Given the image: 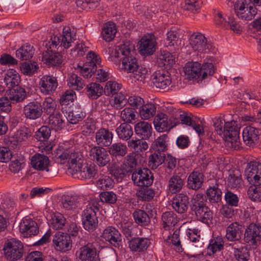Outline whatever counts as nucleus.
I'll return each mask as SVG.
<instances>
[{
    "instance_id": "obj_19",
    "label": "nucleus",
    "mask_w": 261,
    "mask_h": 261,
    "mask_svg": "<svg viewBox=\"0 0 261 261\" xmlns=\"http://www.w3.org/2000/svg\"><path fill=\"white\" fill-rule=\"evenodd\" d=\"M23 114L25 118L30 120H36L42 114V108L41 103L33 101L25 105L23 109Z\"/></svg>"
},
{
    "instance_id": "obj_27",
    "label": "nucleus",
    "mask_w": 261,
    "mask_h": 261,
    "mask_svg": "<svg viewBox=\"0 0 261 261\" xmlns=\"http://www.w3.org/2000/svg\"><path fill=\"white\" fill-rule=\"evenodd\" d=\"M242 232V225L237 222H234L227 227L225 238L230 242L238 241L241 239Z\"/></svg>"
},
{
    "instance_id": "obj_36",
    "label": "nucleus",
    "mask_w": 261,
    "mask_h": 261,
    "mask_svg": "<svg viewBox=\"0 0 261 261\" xmlns=\"http://www.w3.org/2000/svg\"><path fill=\"white\" fill-rule=\"evenodd\" d=\"M4 81L9 89L18 86L20 77L18 72L14 69L8 70L5 74Z\"/></svg>"
},
{
    "instance_id": "obj_45",
    "label": "nucleus",
    "mask_w": 261,
    "mask_h": 261,
    "mask_svg": "<svg viewBox=\"0 0 261 261\" xmlns=\"http://www.w3.org/2000/svg\"><path fill=\"white\" fill-rule=\"evenodd\" d=\"M146 140L141 138L130 139L127 141V146L130 149L137 152H143L148 148V144Z\"/></svg>"
},
{
    "instance_id": "obj_49",
    "label": "nucleus",
    "mask_w": 261,
    "mask_h": 261,
    "mask_svg": "<svg viewBox=\"0 0 261 261\" xmlns=\"http://www.w3.org/2000/svg\"><path fill=\"white\" fill-rule=\"evenodd\" d=\"M166 155L164 152L154 151L149 157L148 166L152 169H156L165 161Z\"/></svg>"
},
{
    "instance_id": "obj_28",
    "label": "nucleus",
    "mask_w": 261,
    "mask_h": 261,
    "mask_svg": "<svg viewBox=\"0 0 261 261\" xmlns=\"http://www.w3.org/2000/svg\"><path fill=\"white\" fill-rule=\"evenodd\" d=\"M243 139L245 144L249 146L255 145L259 140L258 129L255 126H246L242 133Z\"/></svg>"
},
{
    "instance_id": "obj_37",
    "label": "nucleus",
    "mask_w": 261,
    "mask_h": 261,
    "mask_svg": "<svg viewBox=\"0 0 261 261\" xmlns=\"http://www.w3.org/2000/svg\"><path fill=\"white\" fill-rule=\"evenodd\" d=\"M216 71L213 61L212 59H208L201 65L200 81H202L206 79L210 78L213 75Z\"/></svg>"
},
{
    "instance_id": "obj_11",
    "label": "nucleus",
    "mask_w": 261,
    "mask_h": 261,
    "mask_svg": "<svg viewBox=\"0 0 261 261\" xmlns=\"http://www.w3.org/2000/svg\"><path fill=\"white\" fill-rule=\"evenodd\" d=\"M245 176L249 184L261 185V163L250 161L245 168Z\"/></svg>"
},
{
    "instance_id": "obj_56",
    "label": "nucleus",
    "mask_w": 261,
    "mask_h": 261,
    "mask_svg": "<svg viewBox=\"0 0 261 261\" xmlns=\"http://www.w3.org/2000/svg\"><path fill=\"white\" fill-rule=\"evenodd\" d=\"M168 136L164 134L158 137L153 143L152 148L154 151L164 152L167 149Z\"/></svg>"
},
{
    "instance_id": "obj_44",
    "label": "nucleus",
    "mask_w": 261,
    "mask_h": 261,
    "mask_svg": "<svg viewBox=\"0 0 261 261\" xmlns=\"http://www.w3.org/2000/svg\"><path fill=\"white\" fill-rule=\"evenodd\" d=\"M109 152L110 155L115 157H123L127 152L126 145L121 142L114 143L110 145Z\"/></svg>"
},
{
    "instance_id": "obj_18",
    "label": "nucleus",
    "mask_w": 261,
    "mask_h": 261,
    "mask_svg": "<svg viewBox=\"0 0 261 261\" xmlns=\"http://www.w3.org/2000/svg\"><path fill=\"white\" fill-rule=\"evenodd\" d=\"M101 237L116 248L121 246L122 236L119 230L112 226L107 227L103 230Z\"/></svg>"
},
{
    "instance_id": "obj_2",
    "label": "nucleus",
    "mask_w": 261,
    "mask_h": 261,
    "mask_svg": "<svg viewBox=\"0 0 261 261\" xmlns=\"http://www.w3.org/2000/svg\"><path fill=\"white\" fill-rule=\"evenodd\" d=\"M60 163L67 161L68 171L75 178L84 180L94 177L97 173V167L94 164H88L80 158L79 154L71 149H66L61 153H58Z\"/></svg>"
},
{
    "instance_id": "obj_29",
    "label": "nucleus",
    "mask_w": 261,
    "mask_h": 261,
    "mask_svg": "<svg viewBox=\"0 0 261 261\" xmlns=\"http://www.w3.org/2000/svg\"><path fill=\"white\" fill-rule=\"evenodd\" d=\"M188 204L189 198L183 193L175 195L172 200L173 208L179 214H183L187 212Z\"/></svg>"
},
{
    "instance_id": "obj_48",
    "label": "nucleus",
    "mask_w": 261,
    "mask_h": 261,
    "mask_svg": "<svg viewBox=\"0 0 261 261\" xmlns=\"http://www.w3.org/2000/svg\"><path fill=\"white\" fill-rule=\"evenodd\" d=\"M163 227L165 230L170 229L177 223L176 215L171 211L164 213L162 216Z\"/></svg>"
},
{
    "instance_id": "obj_51",
    "label": "nucleus",
    "mask_w": 261,
    "mask_h": 261,
    "mask_svg": "<svg viewBox=\"0 0 261 261\" xmlns=\"http://www.w3.org/2000/svg\"><path fill=\"white\" fill-rule=\"evenodd\" d=\"M148 187H142L137 191L136 194L140 200L149 201L154 197V190Z\"/></svg>"
},
{
    "instance_id": "obj_25",
    "label": "nucleus",
    "mask_w": 261,
    "mask_h": 261,
    "mask_svg": "<svg viewBox=\"0 0 261 261\" xmlns=\"http://www.w3.org/2000/svg\"><path fill=\"white\" fill-rule=\"evenodd\" d=\"M134 129L139 138L148 140L152 137L153 129L151 124L148 122H138L135 125Z\"/></svg>"
},
{
    "instance_id": "obj_55",
    "label": "nucleus",
    "mask_w": 261,
    "mask_h": 261,
    "mask_svg": "<svg viewBox=\"0 0 261 261\" xmlns=\"http://www.w3.org/2000/svg\"><path fill=\"white\" fill-rule=\"evenodd\" d=\"M224 242L221 237H217L212 239L210 241L207 247V254L211 255L217 251H220L223 249Z\"/></svg>"
},
{
    "instance_id": "obj_58",
    "label": "nucleus",
    "mask_w": 261,
    "mask_h": 261,
    "mask_svg": "<svg viewBox=\"0 0 261 261\" xmlns=\"http://www.w3.org/2000/svg\"><path fill=\"white\" fill-rule=\"evenodd\" d=\"M242 182L241 176L238 171L230 172L227 179V185L231 188L239 187Z\"/></svg>"
},
{
    "instance_id": "obj_33",
    "label": "nucleus",
    "mask_w": 261,
    "mask_h": 261,
    "mask_svg": "<svg viewBox=\"0 0 261 261\" xmlns=\"http://www.w3.org/2000/svg\"><path fill=\"white\" fill-rule=\"evenodd\" d=\"M113 138L112 132L103 128L99 129L95 134L97 144L102 146H109L112 143Z\"/></svg>"
},
{
    "instance_id": "obj_30",
    "label": "nucleus",
    "mask_w": 261,
    "mask_h": 261,
    "mask_svg": "<svg viewBox=\"0 0 261 261\" xmlns=\"http://www.w3.org/2000/svg\"><path fill=\"white\" fill-rule=\"evenodd\" d=\"M152 81L154 86L161 89L167 88L171 83V79L168 73L160 71L153 73Z\"/></svg>"
},
{
    "instance_id": "obj_39",
    "label": "nucleus",
    "mask_w": 261,
    "mask_h": 261,
    "mask_svg": "<svg viewBox=\"0 0 261 261\" xmlns=\"http://www.w3.org/2000/svg\"><path fill=\"white\" fill-rule=\"evenodd\" d=\"M156 106L152 102L143 104L139 110V114L143 120H148L152 118L155 114Z\"/></svg>"
},
{
    "instance_id": "obj_40",
    "label": "nucleus",
    "mask_w": 261,
    "mask_h": 261,
    "mask_svg": "<svg viewBox=\"0 0 261 261\" xmlns=\"http://www.w3.org/2000/svg\"><path fill=\"white\" fill-rule=\"evenodd\" d=\"M11 159H12L9 165L10 170L15 173H19L25 166V158L22 154H16Z\"/></svg>"
},
{
    "instance_id": "obj_6",
    "label": "nucleus",
    "mask_w": 261,
    "mask_h": 261,
    "mask_svg": "<svg viewBox=\"0 0 261 261\" xmlns=\"http://www.w3.org/2000/svg\"><path fill=\"white\" fill-rule=\"evenodd\" d=\"M243 240L249 246L256 247L261 244V224L251 223L244 231Z\"/></svg>"
},
{
    "instance_id": "obj_59",
    "label": "nucleus",
    "mask_w": 261,
    "mask_h": 261,
    "mask_svg": "<svg viewBox=\"0 0 261 261\" xmlns=\"http://www.w3.org/2000/svg\"><path fill=\"white\" fill-rule=\"evenodd\" d=\"M66 223V219L60 213H57L52 217L50 226L54 229H61Z\"/></svg>"
},
{
    "instance_id": "obj_14",
    "label": "nucleus",
    "mask_w": 261,
    "mask_h": 261,
    "mask_svg": "<svg viewBox=\"0 0 261 261\" xmlns=\"http://www.w3.org/2000/svg\"><path fill=\"white\" fill-rule=\"evenodd\" d=\"M136 52L135 46L132 44L129 48V50L126 51V54L121 58L122 67L121 68L124 71L127 73L134 72L135 69L138 68V63L136 58Z\"/></svg>"
},
{
    "instance_id": "obj_41",
    "label": "nucleus",
    "mask_w": 261,
    "mask_h": 261,
    "mask_svg": "<svg viewBox=\"0 0 261 261\" xmlns=\"http://www.w3.org/2000/svg\"><path fill=\"white\" fill-rule=\"evenodd\" d=\"M16 204L13 199L6 198L0 203V214L6 217L14 213Z\"/></svg>"
},
{
    "instance_id": "obj_22",
    "label": "nucleus",
    "mask_w": 261,
    "mask_h": 261,
    "mask_svg": "<svg viewBox=\"0 0 261 261\" xmlns=\"http://www.w3.org/2000/svg\"><path fill=\"white\" fill-rule=\"evenodd\" d=\"M82 198L77 195H64L62 197V207L65 210L73 212L80 208Z\"/></svg>"
},
{
    "instance_id": "obj_4",
    "label": "nucleus",
    "mask_w": 261,
    "mask_h": 261,
    "mask_svg": "<svg viewBox=\"0 0 261 261\" xmlns=\"http://www.w3.org/2000/svg\"><path fill=\"white\" fill-rule=\"evenodd\" d=\"M240 128L234 121L224 123L223 138L229 147L235 149L238 148L240 145Z\"/></svg>"
},
{
    "instance_id": "obj_3",
    "label": "nucleus",
    "mask_w": 261,
    "mask_h": 261,
    "mask_svg": "<svg viewBox=\"0 0 261 261\" xmlns=\"http://www.w3.org/2000/svg\"><path fill=\"white\" fill-rule=\"evenodd\" d=\"M191 210L198 220L206 224L213 220V213L206 206L205 197L202 193L197 194L192 199Z\"/></svg>"
},
{
    "instance_id": "obj_32",
    "label": "nucleus",
    "mask_w": 261,
    "mask_h": 261,
    "mask_svg": "<svg viewBox=\"0 0 261 261\" xmlns=\"http://www.w3.org/2000/svg\"><path fill=\"white\" fill-rule=\"evenodd\" d=\"M201 64L197 62L187 63L184 67L185 75L189 80H197L200 81Z\"/></svg>"
},
{
    "instance_id": "obj_61",
    "label": "nucleus",
    "mask_w": 261,
    "mask_h": 261,
    "mask_svg": "<svg viewBox=\"0 0 261 261\" xmlns=\"http://www.w3.org/2000/svg\"><path fill=\"white\" fill-rule=\"evenodd\" d=\"M114 95L111 101V106L116 109H122L127 102L126 96L121 92L118 93Z\"/></svg>"
},
{
    "instance_id": "obj_5",
    "label": "nucleus",
    "mask_w": 261,
    "mask_h": 261,
    "mask_svg": "<svg viewBox=\"0 0 261 261\" xmlns=\"http://www.w3.org/2000/svg\"><path fill=\"white\" fill-rule=\"evenodd\" d=\"M98 208L94 204L89 203L83 213L82 223L85 229L93 232L98 226V220L96 213Z\"/></svg>"
},
{
    "instance_id": "obj_60",
    "label": "nucleus",
    "mask_w": 261,
    "mask_h": 261,
    "mask_svg": "<svg viewBox=\"0 0 261 261\" xmlns=\"http://www.w3.org/2000/svg\"><path fill=\"white\" fill-rule=\"evenodd\" d=\"M250 185L247 191L248 197L254 201H261V185Z\"/></svg>"
},
{
    "instance_id": "obj_12",
    "label": "nucleus",
    "mask_w": 261,
    "mask_h": 261,
    "mask_svg": "<svg viewBox=\"0 0 261 261\" xmlns=\"http://www.w3.org/2000/svg\"><path fill=\"white\" fill-rule=\"evenodd\" d=\"M88 156L99 167L107 166L110 162V157L107 151L100 146L91 147L89 151Z\"/></svg>"
},
{
    "instance_id": "obj_62",
    "label": "nucleus",
    "mask_w": 261,
    "mask_h": 261,
    "mask_svg": "<svg viewBox=\"0 0 261 261\" xmlns=\"http://www.w3.org/2000/svg\"><path fill=\"white\" fill-rule=\"evenodd\" d=\"M120 118L126 123H133L136 119V115L132 108H126L121 111Z\"/></svg>"
},
{
    "instance_id": "obj_38",
    "label": "nucleus",
    "mask_w": 261,
    "mask_h": 261,
    "mask_svg": "<svg viewBox=\"0 0 261 261\" xmlns=\"http://www.w3.org/2000/svg\"><path fill=\"white\" fill-rule=\"evenodd\" d=\"M86 94L91 99H96L100 97L103 91V87L99 84L91 83L87 85Z\"/></svg>"
},
{
    "instance_id": "obj_17",
    "label": "nucleus",
    "mask_w": 261,
    "mask_h": 261,
    "mask_svg": "<svg viewBox=\"0 0 261 261\" xmlns=\"http://www.w3.org/2000/svg\"><path fill=\"white\" fill-rule=\"evenodd\" d=\"M39 86L42 93L50 95L55 92L58 86V83L56 77L45 75L40 79Z\"/></svg>"
},
{
    "instance_id": "obj_23",
    "label": "nucleus",
    "mask_w": 261,
    "mask_h": 261,
    "mask_svg": "<svg viewBox=\"0 0 261 261\" xmlns=\"http://www.w3.org/2000/svg\"><path fill=\"white\" fill-rule=\"evenodd\" d=\"M151 242L147 238L134 237L128 242V247L133 252H142L146 250Z\"/></svg>"
},
{
    "instance_id": "obj_16",
    "label": "nucleus",
    "mask_w": 261,
    "mask_h": 261,
    "mask_svg": "<svg viewBox=\"0 0 261 261\" xmlns=\"http://www.w3.org/2000/svg\"><path fill=\"white\" fill-rule=\"evenodd\" d=\"M55 249L61 252H66L72 248V240L70 236L63 232L58 231L53 237Z\"/></svg>"
},
{
    "instance_id": "obj_43",
    "label": "nucleus",
    "mask_w": 261,
    "mask_h": 261,
    "mask_svg": "<svg viewBox=\"0 0 261 261\" xmlns=\"http://www.w3.org/2000/svg\"><path fill=\"white\" fill-rule=\"evenodd\" d=\"M116 132L120 139L125 141L130 140L134 133L132 126L126 123H121Z\"/></svg>"
},
{
    "instance_id": "obj_26",
    "label": "nucleus",
    "mask_w": 261,
    "mask_h": 261,
    "mask_svg": "<svg viewBox=\"0 0 261 261\" xmlns=\"http://www.w3.org/2000/svg\"><path fill=\"white\" fill-rule=\"evenodd\" d=\"M31 136L30 130L27 127H22L9 138L10 145L14 148L22 142L27 141Z\"/></svg>"
},
{
    "instance_id": "obj_15",
    "label": "nucleus",
    "mask_w": 261,
    "mask_h": 261,
    "mask_svg": "<svg viewBox=\"0 0 261 261\" xmlns=\"http://www.w3.org/2000/svg\"><path fill=\"white\" fill-rule=\"evenodd\" d=\"M156 42L151 34L144 35L139 42V51L141 55H151L156 50Z\"/></svg>"
},
{
    "instance_id": "obj_54",
    "label": "nucleus",
    "mask_w": 261,
    "mask_h": 261,
    "mask_svg": "<svg viewBox=\"0 0 261 261\" xmlns=\"http://www.w3.org/2000/svg\"><path fill=\"white\" fill-rule=\"evenodd\" d=\"M207 198L211 203H217L222 199V192L218 186L211 187L206 190Z\"/></svg>"
},
{
    "instance_id": "obj_50",
    "label": "nucleus",
    "mask_w": 261,
    "mask_h": 261,
    "mask_svg": "<svg viewBox=\"0 0 261 261\" xmlns=\"http://www.w3.org/2000/svg\"><path fill=\"white\" fill-rule=\"evenodd\" d=\"M48 123L50 127L56 131L61 130L64 126V121L60 113L49 115Z\"/></svg>"
},
{
    "instance_id": "obj_34",
    "label": "nucleus",
    "mask_w": 261,
    "mask_h": 261,
    "mask_svg": "<svg viewBox=\"0 0 261 261\" xmlns=\"http://www.w3.org/2000/svg\"><path fill=\"white\" fill-rule=\"evenodd\" d=\"M49 164L48 158L44 154H36L32 156L31 159L32 167L37 170H46L48 172Z\"/></svg>"
},
{
    "instance_id": "obj_53",
    "label": "nucleus",
    "mask_w": 261,
    "mask_h": 261,
    "mask_svg": "<svg viewBox=\"0 0 261 261\" xmlns=\"http://www.w3.org/2000/svg\"><path fill=\"white\" fill-rule=\"evenodd\" d=\"M135 222L139 225L146 226L150 222V218L144 211L140 209L135 210L133 213Z\"/></svg>"
},
{
    "instance_id": "obj_7",
    "label": "nucleus",
    "mask_w": 261,
    "mask_h": 261,
    "mask_svg": "<svg viewBox=\"0 0 261 261\" xmlns=\"http://www.w3.org/2000/svg\"><path fill=\"white\" fill-rule=\"evenodd\" d=\"M3 250L7 259L16 260L22 256L23 246L20 241L12 239L5 242Z\"/></svg>"
},
{
    "instance_id": "obj_63",
    "label": "nucleus",
    "mask_w": 261,
    "mask_h": 261,
    "mask_svg": "<svg viewBox=\"0 0 261 261\" xmlns=\"http://www.w3.org/2000/svg\"><path fill=\"white\" fill-rule=\"evenodd\" d=\"M166 40L167 43V46L173 47L174 52L179 49V45L177 44L178 37L177 32L173 31H170L167 33Z\"/></svg>"
},
{
    "instance_id": "obj_20",
    "label": "nucleus",
    "mask_w": 261,
    "mask_h": 261,
    "mask_svg": "<svg viewBox=\"0 0 261 261\" xmlns=\"http://www.w3.org/2000/svg\"><path fill=\"white\" fill-rule=\"evenodd\" d=\"M20 232L24 237L36 235L39 232L37 223L32 219L26 217L23 218L19 225Z\"/></svg>"
},
{
    "instance_id": "obj_57",
    "label": "nucleus",
    "mask_w": 261,
    "mask_h": 261,
    "mask_svg": "<svg viewBox=\"0 0 261 261\" xmlns=\"http://www.w3.org/2000/svg\"><path fill=\"white\" fill-rule=\"evenodd\" d=\"M85 116V113L83 112L81 108L76 107L74 110L68 113L67 117V120L72 124H76L81 121Z\"/></svg>"
},
{
    "instance_id": "obj_31",
    "label": "nucleus",
    "mask_w": 261,
    "mask_h": 261,
    "mask_svg": "<svg viewBox=\"0 0 261 261\" xmlns=\"http://www.w3.org/2000/svg\"><path fill=\"white\" fill-rule=\"evenodd\" d=\"M204 175L202 173L193 171L188 178L187 187L189 189L197 191L202 187L204 181Z\"/></svg>"
},
{
    "instance_id": "obj_52",
    "label": "nucleus",
    "mask_w": 261,
    "mask_h": 261,
    "mask_svg": "<svg viewBox=\"0 0 261 261\" xmlns=\"http://www.w3.org/2000/svg\"><path fill=\"white\" fill-rule=\"evenodd\" d=\"M116 33L115 24L112 22L106 23L101 32L102 38L106 41L109 42L114 39Z\"/></svg>"
},
{
    "instance_id": "obj_1",
    "label": "nucleus",
    "mask_w": 261,
    "mask_h": 261,
    "mask_svg": "<svg viewBox=\"0 0 261 261\" xmlns=\"http://www.w3.org/2000/svg\"><path fill=\"white\" fill-rule=\"evenodd\" d=\"M75 34L74 28L66 26L63 29L62 35L51 37L48 42L49 47L41 54V61L43 63L49 67L60 66L63 61V56L55 49L62 46L65 48L69 47L74 40Z\"/></svg>"
},
{
    "instance_id": "obj_35",
    "label": "nucleus",
    "mask_w": 261,
    "mask_h": 261,
    "mask_svg": "<svg viewBox=\"0 0 261 261\" xmlns=\"http://www.w3.org/2000/svg\"><path fill=\"white\" fill-rule=\"evenodd\" d=\"M184 184L181 175L174 174L168 180L167 188L170 193L175 194L181 190Z\"/></svg>"
},
{
    "instance_id": "obj_10",
    "label": "nucleus",
    "mask_w": 261,
    "mask_h": 261,
    "mask_svg": "<svg viewBox=\"0 0 261 261\" xmlns=\"http://www.w3.org/2000/svg\"><path fill=\"white\" fill-rule=\"evenodd\" d=\"M87 62L83 66L78 65L80 68V73L85 78L91 77L97 70V65H99L100 59L99 56L93 51H89L87 55Z\"/></svg>"
},
{
    "instance_id": "obj_42",
    "label": "nucleus",
    "mask_w": 261,
    "mask_h": 261,
    "mask_svg": "<svg viewBox=\"0 0 261 261\" xmlns=\"http://www.w3.org/2000/svg\"><path fill=\"white\" fill-rule=\"evenodd\" d=\"M9 96L13 102H22L27 97L25 89L19 86L9 89Z\"/></svg>"
},
{
    "instance_id": "obj_24",
    "label": "nucleus",
    "mask_w": 261,
    "mask_h": 261,
    "mask_svg": "<svg viewBox=\"0 0 261 261\" xmlns=\"http://www.w3.org/2000/svg\"><path fill=\"white\" fill-rule=\"evenodd\" d=\"M131 44L129 42H126L115 47H109L108 50L109 55V59L114 62L121 60V58L125 55L126 51L129 50Z\"/></svg>"
},
{
    "instance_id": "obj_9",
    "label": "nucleus",
    "mask_w": 261,
    "mask_h": 261,
    "mask_svg": "<svg viewBox=\"0 0 261 261\" xmlns=\"http://www.w3.org/2000/svg\"><path fill=\"white\" fill-rule=\"evenodd\" d=\"M134 184L138 187H149L154 180L153 175L147 168H139L134 171L132 175Z\"/></svg>"
},
{
    "instance_id": "obj_64",
    "label": "nucleus",
    "mask_w": 261,
    "mask_h": 261,
    "mask_svg": "<svg viewBox=\"0 0 261 261\" xmlns=\"http://www.w3.org/2000/svg\"><path fill=\"white\" fill-rule=\"evenodd\" d=\"M234 255L238 261H248L250 257L249 251L246 247L234 249Z\"/></svg>"
},
{
    "instance_id": "obj_21",
    "label": "nucleus",
    "mask_w": 261,
    "mask_h": 261,
    "mask_svg": "<svg viewBox=\"0 0 261 261\" xmlns=\"http://www.w3.org/2000/svg\"><path fill=\"white\" fill-rule=\"evenodd\" d=\"M76 254L78 261H97L96 249L91 243L81 247Z\"/></svg>"
},
{
    "instance_id": "obj_13",
    "label": "nucleus",
    "mask_w": 261,
    "mask_h": 261,
    "mask_svg": "<svg viewBox=\"0 0 261 261\" xmlns=\"http://www.w3.org/2000/svg\"><path fill=\"white\" fill-rule=\"evenodd\" d=\"M178 124L177 119L174 120V116H172L169 121L166 114L160 112L155 116L153 124L155 129L159 132H163L169 130Z\"/></svg>"
},
{
    "instance_id": "obj_8",
    "label": "nucleus",
    "mask_w": 261,
    "mask_h": 261,
    "mask_svg": "<svg viewBox=\"0 0 261 261\" xmlns=\"http://www.w3.org/2000/svg\"><path fill=\"white\" fill-rule=\"evenodd\" d=\"M189 44L193 50L198 53L207 54L212 51V46L207 43L205 36L199 33H194L190 36Z\"/></svg>"
},
{
    "instance_id": "obj_47",
    "label": "nucleus",
    "mask_w": 261,
    "mask_h": 261,
    "mask_svg": "<svg viewBox=\"0 0 261 261\" xmlns=\"http://www.w3.org/2000/svg\"><path fill=\"white\" fill-rule=\"evenodd\" d=\"M33 48V46L25 44L16 51V56L21 60H29L32 58L34 53Z\"/></svg>"
},
{
    "instance_id": "obj_46",
    "label": "nucleus",
    "mask_w": 261,
    "mask_h": 261,
    "mask_svg": "<svg viewBox=\"0 0 261 261\" xmlns=\"http://www.w3.org/2000/svg\"><path fill=\"white\" fill-rule=\"evenodd\" d=\"M157 60L159 64L167 69L170 68L175 63V57L167 51H161Z\"/></svg>"
}]
</instances>
